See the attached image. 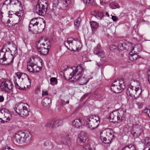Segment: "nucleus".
<instances>
[{
	"instance_id": "nucleus-1",
	"label": "nucleus",
	"mask_w": 150,
	"mask_h": 150,
	"mask_svg": "<svg viewBox=\"0 0 150 150\" xmlns=\"http://www.w3.org/2000/svg\"><path fill=\"white\" fill-rule=\"evenodd\" d=\"M14 138L18 143H28L32 140V135L28 131H20L15 134Z\"/></svg>"
},
{
	"instance_id": "nucleus-2",
	"label": "nucleus",
	"mask_w": 150,
	"mask_h": 150,
	"mask_svg": "<svg viewBox=\"0 0 150 150\" xmlns=\"http://www.w3.org/2000/svg\"><path fill=\"white\" fill-rule=\"evenodd\" d=\"M126 111V110L121 109L113 111L110 114V120L114 123L119 120L122 121L125 119Z\"/></svg>"
},
{
	"instance_id": "nucleus-3",
	"label": "nucleus",
	"mask_w": 150,
	"mask_h": 150,
	"mask_svg": "<svg viewBox=\"0 0 150 150\" xmlns=\"http://www.w3.org/2000/svg\"><path fill=\"white\" fill-rule=\"evenodd\" d=\"M88 139L86 134L83 131L81 132L79 134L77 139L78 144L81 146H83L81 150H93L89 144H84Z\"/></svg>"
},
{
	"instance_id": "nucleus-4",
	"label": "nucleus",
	"mask_w": 150,
	"mask_h": 150,
	"mask_svg": "<svg viewBox=\"0 0 150 150\" xmlns=\"http://www.w3.org/2000/svg\"><path fill=\"white\" fill-rule=\"evenodd\" d=\"M85 120L87 127L91 129H93L96 128L100 122L99 117L93 115H89L86 117Z\"/></svg>"
},
{
	"instance_id": "nucleus-5",
	"label": "nucleus",
	"mask_w": 150,
	"mask_h": 150,
	"mask_svg": "<svg viewBox=\"0 0 150 150\" xmlns=\"http://www.w3.org/2000/svg\"><path fill=\"white\" fill-rule=\"evenodd\" d=\"M84 69L81 65L77 66L75 69L73 70L69 75L68 80H69L73 79L72 81H74V79H78L79 77L83 76Z\"/></svg>"
},
{
	"instance_id": "nucleus-6",
	"label": "nucleus",
	"mask_w": 150,
	"mask_h": 150,
	"mask_svg": "<svg viewBox=\"0 0 150 150\" xmlns=\"http://www.w3.org/2000/svg\"><path fill=\"white\" fill-rule=\"evenodd\" d=\"M45 4H47L46 0H38L34 9V12L39 15L45 14L47 9V7L45 5Z\"/></svg>"
},
{
	"instance_id": "nucleus-7",
	"label": "nucleus",
	"mask_w": 150,
	"mask_h": 150,
	"mask_svg": "<svg viewBox=\"0 0 150 150\" xmlns=\"http://www.w3.org/2000/svg\"><path fill=\"white\" fill-rule=\"evenodd\" d=\"M141 90L139 87H137L130 85L126 91L127 95L131 97H134L135 99L138 98L141 94Z\"/></svg>"
},
{
	"instance_id": "nucleus-8",
	"label": "nucleus",
	"mask_w": 150,
	"mask_h": 150,
	"mask_svg": "<svg viewBox=\"0 0 150 150\" xmlns=\"http://www.w3.org/2000/svg\"><path fill=\"white\" fill-rule=\"evenodd\" d=\"M113 137V134L109 130L103 131L100 134V139L105 144H109Z\"/></svg>"
},
{
	"instance_id": "nucleus-9",
	"label": "nucleus",
	"mask_w": 150,
	"mask_h": 150,
	"mask_svg": "<svg viewBox=\"0 0 150 150\" xmlns=\"http://www.w3.org/2000/svg\"><path fill=\"white\" fill-rule=\"evenodd\" d=\"M4 48L3 47L0 51V64L2 65H9L13 62L14 57L12 54H11V58H6V52L3 51Z\"/></svg>"
},
{
	"instance_id": "nucleus-10",
	"label": "nucleus",
	"mask_w": 150,
	"mask_h": 150,
	"mask_svg": "<svg viewBox=\"0 0 150 150\" xmlns=\"http://www.w3.org/2000/svg\"><path fill=\"white\" fill-rule=\"evenodd\" d=\"M123 79L115 81L111 85V88L112 91L115 93H117L121 91L125 88Z\"/></svg>"
},
{
	"instance_id": "nucleus-11",
	"label": "nucleus",
	"mask_w": 150,
	"mask_h": 150,
	"mask_svg": "<svg viewBox=\"0 0 150 150\" xmlns=\"http://www.w3.org/2000/svg\"><path fill=\"white\" fill-rule=\"evenodd\" d=\"M27 70L30 72H38L41 69V67H38L36 64L35 61V58H30L29 61L27 63Z\"/></svg>"
},
{
	"instance_id": "nucleus-12",
	"label": "nucleus",
	"mask_w": 150,
	"mask_h": 150,
	"mask_svg": "<svg viewBox=\"0 0 150 150\" xmlns=\"http://www.w3.org/2000/svg\"><path fill=\"white\" fill-rule=\"evenodd\" d=\"M74 39L70 38L67 39V41L64 43L65 45L69 50L71 51H74V48H77V44H81L80 42L78 40V41H74Z\"/></svg>"
},
{
	"instance_id": "nucleus-13",
	"label": "nucleus",
	"mask_w": 150,
	"mask_h": 150,
	"mask_svg": "<svg viewBox=\"0 0 150 150\" xmlns=\"http://www.w3.org/2000/svg\"><path fill=\"white\" fill-rule=\"evenodd\" d=\"M14 110L16 113L23 117H26L29 115V111L28 108L21 104L18 105L17 107H16V109H14Z\"/></svg>"
},
{
	"instance_id": "nucleus-14",
	"label": "nucleus",
	"mask_w": 150,
	"mask_h": 150,
	"mask_svg": "<svg viewBox=\"0 0 150 150\" xmlns=\"http://www.w3.org/2000/svg\"><path fill=\"white\" fill-rule=\"evenodd\" d=\"M143 128L142 126L139 125H134L131 133L133 137L137 138L143 133Z\"/></svg>"
},
{
	"instance_id": "nucleus-15",
	"label": "nucleus",
	"mask_w": 150,
	"mask_h": 150,
	"mask_svg": "<svg viewBox=\"0 0 150 150\" xmlns=\"http://www.w3.org/2000/svg\"><path fill=\"white\" fill-rule=\"evenodd\" d=\"M0 87L3 91H6L7 89L11 90L13 88V84L11 82L7 80L1 82L0 84Z\"/></svg>"
},
{
	"instance_id": "nucleus-16",
	"label": "nucleus",
	"mask_w": 150,
	"mask_h": 150,
	"mask_svg": "<svg viewBox=\"0 0 150 150\" xmlns=\"http://www.w3.org/2000/svg\"><path fill=\"white\" fill-rule=\"evenodd\" d=\"M94 53L97 55L99 57L103 58L104 56V52L101 47L100 44H98L94 49Z\"/></svg>"
},
{
	"instance_id": "nucleus-17",
	"label": "nucleus",
	"mask_w": 150,
	"mask_h": 150,
	"mask_svg": "<svg viewBox=\"0 0 150 150\" xmlns=\"http://www.w3.org/2000/svg\"><path fill=\"white\" fill-rule=\"evenodd\" d=\"M83 121V120L80 118L75 119L72 122L73 125L76 128L81 129L84 125Z\"/></svg>"
},
{
	"instance_id": "nucleus-18",
	"label": "nucleus",
	"mask_w": 150,
	"mask_h": 150,
	"mask_svg": "<svg viewBox=\"0 0 150 150\" xmlns=\"http://www.w3.org/2000/svg\"><path fill=\"white\" fill-rule=\"evenodd\" d=\"M0 112L3 114L4 113L3 119H6V122H8L11 119V114L7 109H3L0 111Z\"/></svg>"
},
{
	"instance_id": "nucleus-19",
	"label": "nucleus",
	"mask_w": 150,
	"mask_h": 150,
	"mask_svg": "<svg viewBox=\"0 0 150 150\" xmlns=\"http://www.w3.org/2000/svg\"><path fill=\"white\" fill-rule=\"evenodd\" d=\"M59 121L56 120L53 121H50L48 122L45 125V127L49 128H54L59 126L58 123Z\"/></svg>"
},
{
	"instance_id": "nucleus-20",
	"label": "nucleus",
	"mask_w": 150,
	"mask_h": 150,
	"mask_svg": "<svg viewBox=\"0 0 150 150\" xmlns=\"http://www.w3.org/2000/svg\"><path fill=\"white\" fill-rule=\"evenodd\" d=\"M51 103V99L48 98H45L42 101V105L47 109L50 108Z\"/></svg>"
},
{
	"instance_id": "nucleus-21",
	"label": "nucleus",
	"mask_w": 150,
	"mask_h": 150,
	"mask_svg": "<svg viewBox=\"0 0 150 150\" xmlns=\"http://www.w3.org/2000/svg\"><path fill=\"white\" fill-rule=\"evenodd\" d=\"M137 53H139V52L137 53L135 51L134 52L133 51H131L129 52V58L131 60H136L138 58H140V57L139 55L137 54Z\"/></svg>"
},
{
	"instance_id": "nucleus-22",
	"label": "nucleus",
	"mask_w": 150,
	"mask_h": 150,
	"mask_svg": "<svg viewBox=\"0 0 150 150\" xmlns=\"http://www.w3.org/2000/svg\"><path fill=\"white\" fill-rule=\"evenodd\" d=\"M9 2V3H12V4L15 5H18L19 7L22 8V5L21 4V2L18 0H6L3 3L4 5H8V4L6 3V2Z\"/></svg>"
},
{
	"instance_id": "nucleus-23",
	"label": "nucleus",
	"mask_w": 150,
	"mask_h": 150,
	"mask_svg": "<svg viewBox=\"0 0 150 150\" xmlns=\"http://www.w3.org/2000/svg\"><path fill=\"white\" fill-rule=\"evenodd\" d=\"M38 25H29L28 30L29 31L33 34H37Z\"/></svg>"
},
{
	"instance_id": "nucleus-24",
	"label": "nucleus",
	"mask_w": 150,
	"mask_h": 150,
	"mask_svg": "<svg viewBox=\"0 0 150 150\" xmlns=\"http://www.w3.org/2000/svg\"><path fill=\"white\" fill-rule=\"evenodd\" d=\"M48 48L44 47L42 48L41 49L40 48H37L38 50V51L40 52L41 54L43 55H46L48 54L50 49L49 45H48Z\"/></svg>"
},
{
	"instance_id": "nucleus-25",
	"label": "nucleus",
	"mask_w": 150,
	"mask_h": 150,
	"mask_svg": "<svg viewBox=\"0 0 150 150\" xmlns=\"http://www.w3.org/2000/svg\"><path fill=\"white\" fill-rule=\"evenodd\" d=\"M75 80L76 81H78L80 85H84L86 84V83L88 82L87 79L84 78V77H79V78L78 79Z\"/></svg>"
},
{
	"instance_id": "nucleus-26",
	"label": "nucleus",
	"mask_w": 150,
	"mask_h": 150,
	"mask_svg": "<svg viewBox=\"0 0 150 150\" xmlns=\"http://www.w3.org/2000/svg\"><path fill=\"white\" fill-rule=\"evenodd\" d=\"M124 47V49H125L128 51L131 50V51H133L134 50L132 44L129 42H125Z\"/></svg>"
},
{
	"instance_id": "nucleus-27",
	"label": "nucleus",
	"mask_w": 150,
	"mask_h": 150,
	"mask_svg": "<svg viewBox=\"0 0 150 150\" xmlns=\"http://www.w3.org/2000/svg\"><path fill=\"white\" fill-rule=\"evenodd\" d=\"M90 23L92 31L94 32L98 28V25L96 22L93 21L91 22Z\"/></svg>"
},
{
	"instance_id": "nucleus-28",
	"label": "nucleus",
	"mask_w": 150,
	"mask_h": 150,
	"mask_svg": "<svg viewBox=\"0 0 150 150\" xmlns=\"http://www.w3.org/2000/svg\"><path fill=\"white\" fill-rule=\"evenodd\" d=\"M37 27V33H42L44 30L45 27V24L44 23L42 24H39L38 23Z\"/></svg>"
},
{
	"instance_id": "nucleus-29",
	"label": "nucleus",
	"mask_w": 150,
	"mask_h": 150,
	"mask_svg": "<svg viewBox=\"0 0 150 150\" xmlns=\"http://www.w3.org/2000/svg\"><path fill=\"white\" fill-rule=\"evenodd\" d=\"M62 142L63 144L67 145L69 146L71 145V141L70 139L68 138V137L67 138L62 137Z\"/></svg>"
},
{
	"instance_id": "nucleus-30",
	"label": "nucleus",
	"mask_w": 150,
	"mask_h": 150,
	"mask_svg": "<svg viewBox=\"0 0 150 150\" xmlns=\"http://www.w3.org/2000/svg\"><path fill=\"white\" fill-rule=\"evenodd\" d=\"M14 82L15 86L16 88L20 90L24 91L26 90V88L25 86H23L21 84V86L18 85V83L16 82V79L14 80Z\"/></svg>"
},
{
	"instance_id": "nucleus-31",
	"label": "nucleus",
	"mask_w": 150,
	"mask_h": 150,
	"mask_svg": "<svg viewBox=\"0 0 150 150\" xmlns=\"http://www.w3.org/2000/svg\"><path fill=\"white\" fill-rule=\"evenodd\" d=\"M95 16L98 19L100 20L103 18L104 15L102 12H98L95 14Z\"/></svg>"
},
{
	"instance_id": "nucleus-32",
	"label": "nucleus",
	"mask_w": 150,
	"mask_h": 150,
	"mask_svg": "<svg viewBox=\"0 0 150 150\" xmlns=\"http://www.w3.org/2000/svg\"><path fill=\"white\" fill-rule=\"evenodd\" d=\"M15 13V16H17L19 18L18 22H20V21L22 19L21 17L23 14V11L22 10H20L19 12H16Z\"/></svg>"
},
{
	"instance_id": "nucleus-33",
	"label": "nucleus",
	"mask_w": 150,
	"mask_h": 150,
	"mask_svg": "<svg viewBox=\"0 0 150 150\" xmlns=\"http://www.w3.org/2000/svg\"><path fill=\"white\" fill-rule=\"evenodd\" d=\"M122 150H136L134 146L132 145L127 146L124 147Z\"/></svg>"
},
{
	"instance_id": "nucleus-34",
	"label": "nucleus",
	"mask_w": 150,
	"mask_h": 150,
	"mask_svg": "<svg viewBox=\"0 0 150 150\" xmlns=\"http://www.w3.org/2000/svg\"><path fill=\"white\" fill-rule=\"evenodd\" d=\"M39 23L38 21L37 18H34L31 19L29 25H38Z\"/></svg>"
},
{
	"instance_id": "nucleus-35",
	"label": "nucleus",
	"mask_w": 150,
	"mask_h": 150,
	"mask_svg": "<svg viewBox=\"0 0 150 150\" xmlns=\"http://www.w3.org/2000/svg\"><path fill=\"white\" fill-rule=\"evenodd\" d=\"M63 4L66 7H68L71 4V0H62Z\"/></svg>"
},
{
	"instance_id": "nucleus-36",
	"label": "nucleus",
	"mask_w": 150,
	"mask_h": 150,
	"mask_svg": "<svg viewBox=\"0 0 150 150\" xmlns=\"http://www.w3.org/2000/svg\"><path fill=\"white\" fill-rule=\"evenodd\" d=\"M50 83L51 85H54L57 84V81L55 77H52L50 79Z\"/></svg>"
},
{
	"instance_id": "nucleus-37",
	"label": "nucleus",
	"mask_w": 150,
	"mask_h": 150,
	"mask_svg": "<svg viewBox=\"0 0 150 150\" xmlns=\"http://www.w3.org/2000/svg\"><path fill=\"white\" fill-rule=\"evenodd\" d=\"M81 20L80 18H78L75 21L74 25L76 27H78L79 26Z\"/></svg>"
},
{
	"instance_id": "nucleus-38",
	"label": "nucleus",
	"mask_w": 150,
	"mask_h": 150,
	"mask_svg": "<svg viewBox=\"0 0 150 150\" xmlns=\"http://www.w3.org/2000/svg\"><path fill=\"white\" fill-rule=\"evenodd\" d=\"M83 3L85 4L92 5L94 2V0H83Z\"/></svg>"
},
{
	"instance_id": "nucleus-39",
	"label": "nucleus",
	"mask_w": 150,
	"mask_h": 150,
	"mask_svg": "<svg viewBox=\"0 0 150 150\" xmlns=\"http://www.w3.org/2000/svg\"><path fill=\"white\" fill-rule=\"evenodd\" d=\"M13 47L14 48V54L13 55V57H14L18 54V49L16 45L14 44H12Z\"/></svg>"
},
{
	"instance_id": "nucleus-40",
	"label": "nucleus",
	"mask_w": 150,
	"mask_h": 150,
	"mask_svg": "<svg viewBox=\"0 0 150 150\" xmlns=\"http://www.w3.org/2000/svg\"><path fill=\"white\" fill-rule=\"evenodd\" d=\"M118 48L119 50H122L124 49V43H120L118 45Z\"/></svg>"
},
{
	"instance_id": "nucleus-41",
	"label": "nucleus",
	"mask_w": 150,
	"mask_h": 150,
	"mask_svg": "<svg viewBox=\"0 0 150 150\" xmlns=\"http://www.w3.org/2000/svg\"><path fill=\"white\" fill-rule=\"evenodd\" d=\"M117 49V46L114 45H111L110 46V49L111 51H113Z\"/></svg>"
},
{
	"instance_id": "nucleus-42",
	"label": "nucleus",
	"mask_w": 150,
	"mask_h": 150,
	"mask_svg": "<svg viewBox=\"0 0 150 150\" xmlns=\"http://www.w3.org/2000/svg\"><path fill=\"white\" fill-rule=\"evenodd\" d=\"M149 137H145L144 139V143L145 144H146V145H149Z\"/></svg>"
},
{
	"instance_id": "nucleus-43",
	"label": "nucleus",
	"mask_w": 150,
	"mask_h": 150,
	"mask_svg": "<svg viewBox=\"0 0 150 150\" xmlns=\"http://www.w3.org/2000/svg\"><path fill=\"white\" fill-rule=\"evenodd\" d=\"M144 112L147 114L148 116L150 118V109H145L144 110Z\"/></svg>"
},
{
	"instance_id": "nucleus-44",
	"label": "nucleus",
	"mask_w": 150,
	"mask_h": 150,
	"mask_svg": "<svg viewBox=\"0 0 150 150\" xmlns=\"http://www.w3.org/2000/svg\"><path fill=\"white\" fill-rule=\"evenodd\" d=\"M134 48H139L138 50V52H140L142 50V47L141 45H135L134 47Z\"/></svg>"
},
{
	"instance_id": "nucleus-45",
	"label": "nucleus",
	"mask_w": 150,
	"mask_h": 150,
	"mask_svg": "<svg viewBox=\"0 0 150 150\" xmlns=\"http://www.w3.org/2000/svg\"><path fill=\"white\" fill-rule=\"evenodd\" d=\"M22 74H23L22 73L20 72H17L15 73L16 76H17L18 77V78L19 79H20V78H21V77Z\"/></svg>"
},
{
	"instance_id": "nucleus-46",
	"label": "nucleus",
	"mask_w": 150,
	"mask_h": 150,
	"mask_svg": "<svg viewBox=\"0 0 150 150\" xmlns=\"http://www.w3.org/2000/svg\"><path fill=\"white\" fill-rule=\"evenodd\" d=\"M9 13H8V16L10 18H11L12 17V16L13 15V16H15V13H14L13 12V11H9Z\"/></svg>"
},
{
	"instance_id": "nucleus-47",
	"label": "nucleus",
	"mask_w": 150,
	"mask_h": 150,
	"mask_svg": "<svg viewBox=\"0 0 150 150\" xmlns=\"http://www.w3.org/2000/svg\"><path fill=\"white\" fill-rule=\"evenodd\" d=\"M112 19L114 21H117L118 20V18L117 17L114 16H112Z\"/></svg>"
},
{
	"instance_id": "nucleus-48",
	"label": "nucleus",
	"mask_w": 150,
	"mask_h": 150,
	"mask_svg": "<svg viewBox=\"0 0 150 150\" xmlns=\"http://www.w3.org/2000/svg\"><path fill=\"white\" fill-rule=\"evenodd\" d=\"M100 4L103 6H104L107 3V2L105 0H100Z\"/></svg>"
},
{
	"instance_id": "nucleus-49",
	"label": "nucleus",
	"mask_w": 150,
	"mask_h": 150,
	"mask_svg": "<svg viewBox=\"0 0 150 150\" xmlns=\"http://www.w3.org/2000/svg\"><path fill=\"white\" fill-rule=\"evenodd\" d=\"M119 6L117 4L114 5L111 7L112 9H115L116 8H119Z\"/></svg>"
},
{
	"instance_id": "nucleus-50",
	"label": "nucleus",
	"mask_w": 150,
	"mask_h": 150,
	"mask_svg": "<svg viewBox=\"0 0 150 150\" xmlns=\"http://www.w3.org/2000/svg\"><path fill=\"white\" fill-rule=\"evenodd\" d=\"M45 42L46 43H45L47 45V48H48V46L49 45L50 48V44L49 41L47 40H46L45 41Z\"/></svg>"
},
{
	"instance_id": "nucleus-51",
	"label": "nucleus",
	"mask_w": 150,
	"mask_h": 150,
	"mask_svg": "<svg viewBox=\"0 0 150 150\" xmlns=\"http://www.w3.org/2000/svg\"><path fill=\"white\" fill-rule=\"evenodd\" d=\"M6 119H3V118H0V123H4L6 122Z\"/></svg>"
},
{
	"instance_id": "nucleus-52",
	"label": "nucleus",
	"mask_w": 150,
	"mask_h": 150,
	"mask_svg": "<svg viewBox=\"0 0 150 150\" xmlns=\"http://www.w3.org/2000/svg\"><path fill=\"white\" fill-rule=\"evenodd\" d=\"M3 150H14L11 148L10 147L6 146L4 148Z\"/></svg>"
},
{
	"instance_id": "nucleus-53",
	"label": "nucleus",
	"mask_w": 150,
	"mask_h": 150,
	"mask_svg": "<svg viewBox=\"0 0 150 150\" xmlns=\"http://www.w3.org/2000/svg\"><path fill=\"white\" fill-rule=\"evenodd\" d=\"M137 104L139 108H141L142 107L143 105L142 103H137Z\"/></svg>"
},
{
	"instance_id": "nucleus-54",
	"label": "nucleus",
	"mask_w": 150,
	"mask_h": 150,
	"mask_svg": "<svg viewBox=\"0 0 150 150\" xmlns=\"http://www.w3.org/2000/svg\"><path fill=\"white\" fill-rule=\"evenodd\" d=\"M40 91V89L39 88H36L35 90V92L36 94H37Z\"/></svg>"
},
{
	"instance_id": "nucleus-55",
	"label": "nucleus",
	"mask_w": 150,
	"mask_h": 150,
	"mask_svg": "<svg viewBox=\"0 0 150 150\" xmlns=\"http://www.w3.org/2000/svg\"><path fill=\"white\" fill-rule=\"evenodd\" d=\"M4 99V98L2 96H0V102L3 101Z\"/></svg>"
},
{
	"instance_id": "nucleus-56",
	"label": "nucleus",
	"mask_w": 150,
	"mask_h": 150,
	"mask_svg": "<svg viewBox=\"0 0 150 150\" xmlns=\"http://www.w3.org/2000/svg\"><path fill=\"white\" fill-rule=\"evenodd\" d=\"M48 95V93L47 91H45L44 92H42V95L43 96L44 95Z\"/></svg>"
},
{
	"instance_id": "nucleus-57",
	"label": "nucleus",
	"mask_w": 150,
	"mask_h": 150,
	"mask_svg": "<svg viewBox=\"0 0 150 150\" xmlns=\"http://www.w3.org/2000/svg\"><path fill=\"white\" fill-rule=\"evenodd\" d=\"M134 82L135 83L137 84V85L138 84L139 86V82L138 81H134Z\"/></svg>"
},
{
	"instance_id": "nucleus-58",
	"label": "nucleus",
	"mask_w": 150,
	"mask_h": 150,
	"mask_svg": "<svg viewBox=\"0 0 150 150\" xmlns=\"http://www.w3.org/2000/svg\"><path fill=\"white\" fill-rule=\"evenodd\" d=\"M148 81L150 83V75L149 74L148 75Z\"/></svg>"
},
{
	"instance_id": "nucleus-59",
	"label": "nucleus",
	"mask_w": 150,
	"mask_h": 150,
	"mask_svg": "<svg viewBox=\"0 0 150 150\" xmlns=\"http://www.w3.org/2000/svg\"><path fill=\"white\" fill-rule=\"evenodd\" d=\"M5 51L6 52H8L9 51H10V52L11 53V51L10 50L9 48H8V50H6Z\"/></svg>"
},
{
	"instance_id": "nucleus-60",
	"label": "nucleus",
	"mask_w": 150,
	"mask_h": 150,
	"mask_svg": "<svg viewBox=\"0 0 150 150\" xmlns=\"http://www.w3.org/2000/svg\"><path fill=\"white\" fill-rule=\"evenodd\" d=\"M105 14H106V16H107L108 17H109V14H108V13L107 12Z\"/></svg>"
},
{
	"instance_id": "nucleus-61",
	"label": "nucleus",
	"mask_w": 150,
	"mask_h": 150,
	"mask_svg": "<svg viewBox=\"0 0 150 150\" xmlns=\"http://www.w3.org/2000/svg\"><path fill=\"white\" fill-rule=\"evenodd\" d=\"M11 22L10 20L8 19L7 21V23H9Z\"/></svg>"
},
{
	"instance_id": "nucleus-62",
	"label": "nucleus",
	"mask_w": 150,
	"mask_h": 150,
	"mask_svg": "<svg viewBox=\"0 0 150 150\" xmlns=\"http://www.w3.org/2000/svg\"><path fill=\"white\" fill-rule=\"evenodd\" d=\"M42 45L43 46H45L46 45V43H42Z\"/></svg>"
},
{
	"instance_id": "nucleus-63",
	"label": "nucleus",
	"mask_w": 150,
	"mask_h": 150,
	"mask_svg": "<svg viewBox=\"0 0 150 150\" xmlns=\"http://www.w3.org/2000/svg\"><path fill=\"white\" fill-rule=\"evenodd\" d=\"M28 80H29V82H30V80L28 77Z\"/></svg>"
},
{
	"instance_id": "nucleus-64",
	"label": "nucleus",
	"mask_w": 150,
	"mask_h": 150,
	"mask_svg": "<svg viewBox=\"0 0 150 150\" xmlns=\"http://www.w3.org/2000/svg\"><path fill=\"white\" fill-rule=\"evenodd\" d=\"M7 43H8V44L9 45H10V44H11V42H7Z\"/></svg>"
}]
</instances>
